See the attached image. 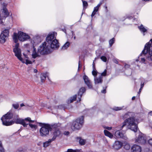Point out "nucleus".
Here are the masks:
<instances>
[{"instance_id": "nucleus-1", "label": "nucleus", "mask_w": 152, "mask_h": 152, "mask_svg": "<svg viewBox=\"0 0 152 152\" xmlns=\"http://www.w3.org/2000/svg\"><path fill=\"white\" fill-rule=\"evenodd\" d=\"M13 117V114L9 111L6 114L4 115L1 118L3 125L9 126L11 125L15 122L16 124L22 125L24 127H27L28 125L27 122H33L34 121L31 120L29 117H27L24 119L19 118L18 115H15L14 117V121H9V120L12 118Z\"/></svg>"}, {"instance_id": "nucleus-2", "label": "nucleus", "mask_w": 152, "mask_h": 152, "mask_svg": "<svg viewBox=\"0 0 152 152\" xmlns=\"http://www.w3.org/2000/svg\"><path fill=\"white\" fill-rule=\"evenodd\" d=\"M137 122L134 117L128 118L125 120L123 123L122 125L118 126L120 130L122 129L123 127L127 125V127L134 132H136L137 130V126L136 123Z\"/></svg>"}, {"instance_id": "nucleus-3", "label": "nucleus", "mask_w": 152, "mask_h": 152, "mask_svg": "<svg viewBox=\"0 0 152 152\" xmlns=\"http://www.w3.org/2000/svg\"><path fill=\"white\" fill-rule=\"evenodd\" d=\"M19 44L18 43L15 44L13 48V52L15 53V56L23 63H25L26 65L31 64L35 61L34 59H32L31 61L28 59L24 61L21 57V52L20 49L19 48Z\"/></svg>"}, {"instance_id": "nucleus-4", "label": "nucleus", "mask_w": 152, "mask_h": 152, "mask_svg": "<svg viewBox=\"0 0 152 152\" xmlns=\"http://www.w3.org/2000/svg\"><path fill=\"white\" fill-rule=\"evenodd\" d=\"M12 37L13 41L16 44L18 43L17 42L18 41V39L20 41L23 42L30 38V36L28 34L21 31H18V33H14ZM18 44L19 43H18Z\"/></svg>"}, {"instance_id": "nucleus-5", "label": "nucleus", "mask_w": 152, "mask_h": 152, "mask_svg": "<svg viewBox=\"0 0 152 152\" xmlns=\"http://www.w3.org/2000/svg\"><path fill=\"white\" fill-rule=\"evenodd\" d=\"M147 53H148L147 57L148 60L152 61V39L145 44L144 49L142 51V53L140 54V56H142V54L145 55Z\"/></svg>"}, {"instance_id": "nucleus-6", "label": "nucleus", "mask_w": 152, "mask_h": 152, "mask_svg": "<svg viewBox=\"0 0 152 152\" xmlns=\"http://www.w3.org/2000/svg\"><path fill=\"white\" fill-rule=\"evenodd\" d=\"M38 49L39 51L42 55L47 54L52 52L50 45L45 42L42 43Z\"/></svg>"}, {"instance_id": "nucleus-7", "label": "nucleus", "mask_w": 152, "mask_h": 152, "mask_svg": "<svg viewBox=\"0 0 152 152\" xmlns=\"http://www.w3.org/2000/svg\"><path fill=\"white\" fill-rule=\"evenodd\" d=\"M83 122L84 118L83 116H82L73 122L71 127V129L73 130L80 129L82 127Z\"/></svg>"}, {"instance_id": "nucleus-8", "label": "nucleus", "mask_w": 152, "mask_h": 152, "mask_svg": "<svg viewBox=\"0 0 152 152\" xmlns=\"http://www.w3.org/2000/svg\"><path fill=\"white\" fill-rule=\"evenodd\" d=\"M50 129L49 125H44L39 129V134L40 136L44 137L47 136L49 134V130Z\"/></svg>"}, {"instance_id": "nucleus-9", "label": "nucleus", "mask_w": 152, "mask_h": 152, "mask_svg": "<svg viewBox=\"0 0 152 152\" xmlns=\"http://www.w3.org/2000/svg\"><path fill=\"white\" fill-rule=\"evenodd\" d=\"M136 137L135 138L136 142L144 144L146 142V138L144 134L142 133L139 132L136 134Z\"/></svg>"}, {"instance_id": "nucleus-10", "label": "nucleus", "mask_w": 152, "mask_h": 152, "mask_svg": "<svg viewBox=\"0 0 152 152\" xmlns=\"http://www.w3.org/2000/svg\"><path fill=\"white\" fill-rule=\"evenodd\" d=\"M9 15V13L7 9L5 7H4L0 11V23L3 24V19H5Z\"/></svg>"}, {"instance_id": "nucleus-11", "label": "nucleus", "mask_w": 152, "mask_h": 152, "mask_svg": "<svg viewBox=\"0 0 152 152\" xmlns=\"http://www.w3.org/2000/svg\"><path fill=\"white\" fill-rule=\"evenodd\" d=\"M9 30L7 29H5L2 31L0 35V43L3 44L6 41V38L9 35Z\"/></svg>"}, {"instance_id": "nucleus-12", "label": "nucleus", "mask_w": 152, "mask_h": 152, "mask_svg": "<svg viewBox=\"0 0 152 152\" xmlns=\"http://www.w3.org/2000/svg\"><path fill=\"white\" fill-rule=\"evenodd\" d=\"M56 34L54 32L49 33L46 38V41L48 44L51 43L54 39H56Z\"/></svg>"}, {"instance_id": "nucleus-13", "label": "nucleus", "mask_w": 152, "mask_h": 152, "mask_svg": "<svg viewBox=\"0 0 152 152\" xmlns=\"http://www.w3.org/2000/svg\"><path fill=\"white\" fill-rule=\"evenodd\" d=\"M83 78L85 84L87 86L88 88L90 89L92 88L93 86L92 83L88 77L85 75L83 76Z\"/></svg>"}, {"instance_id": "nucleus-14", "label": "nucleus", "mask_w": 152, "mask_h": 152, "mask_svg": "<svg viewBox=\"0 0 152 152\" xmlns=\"http://www.w3.org/2000/svg\"><path fill=\"white\" fill-rule=\"evenodd\" d=\"M50 45V48L51 49H56L58 48L59 47V43L57 39H54L51 43L48 44Z\"/></svg>"}, {"instance_id": "nucleus-15", "label": "nucleus", "mask_w": 152, "mask_h": 152, "mask_svg": "<svg viewBox=\"0 0 152 152\" xmlns=\"http://www.w3.org/2000/svg\"><path fill=\"white\" fill-rule=\"evenodd\" d=\"M41 55H42L39 51V49H38V50L37 51L36 48H34L31 54L32 58L34 59L38 58L40 57Z\"/></svg>"}, {"instance_id": "nucleus-16", "label": "nucleus", "mask_w": 152, "mask_h": 152, "mask_svg": "<svg viewBox=\"0 0 152 152\" xmlns=\"http://www.w3.org/2000/svg\"><path fill=\"white\" fill-rule=\"evenodd\" d=\"M115 136L117 138H122L124 139L127 138L125 134L120 132L119 130L116 131L115 134Z\"/></svg>"}, {"instance_id": "nucleus-17", "label": "nucleus", "mask_w": 152, "mask_h": 152, "mask_svg": "<svg viewBox=\"0 0 152 152\" xmlns=\"http://www.w3.org/2000/svg\"><path fill=\"white\" fill-rule=\"evenodd\" d=\"M131 150L132 152H141L142 151L141 147L135 144L132 146Z\"/></svg>"}, {"instance_id": "nucleus-18", "label": "nucleus", "mask_w": 152, "mask_h": 152, "mask_svg": "<svg viewBox=\"0 0 152 152\" xmlns=\"http://www.w3.org/2000/svg\"><path fill=\"white\" fill-rule=\"evenodd\" d=\"M94 82L95 84H101L102 83V77L101 76H99V77L95 76L94 77Z\"/></svg>"}, {"instance_id": "nucleus-19", "label": "nucleus", "mask_w": 152, "mask_h": 152, "mask_svg": "<svg viewBox=\"0 0 152 152\" xmlns=\"http://www.w3.org/2000/svg\"><path fill=\"white\" fill-rule=\"evenodd\" d=\"M122 145V143L120 141H116L113 145V147L114 149L118 150L120 149Z\"/></svg>"}, {"instance_id": "nucleus-20", "label": "nucleus", "mask_w": 152, "mask_h": 152, "mask_svg": "<svg viewBox=\"0 0 152 152\" xmlns=\"http://www.w3.org/2000/svg\"><path fill=\"white\" fill-rule=\"evenodd\" d=\"M86 91V89L84 87H83L80 88L78 94V98L79 99V101L80 102L81 101V98L83 94Z\"/></svg>"}, {"instance_id": "nucleus-21", "label": "nucleus", "mask_w": 152, "mask_h": 152, "mask_svg": "<svg viewBox=\"0 0 152 152\" xmlns=\"http://www.w3.org/2000/svg\"><path fill=\"white\" fill-rule=\"evenodd\" d=\"M61 134L60 131L58 129H56L53 132V137L52 139V140H54L58 136Z\"/></svg>"}, {"instance_id": "nucleus-22", "label": "nucleus", "mask_w": 152, "mask_h": 152, "mask_svg": "<svg viewBox=\"0 0 152 152\" xmlns=\"http://www.w3.org/2000/svg\"><path fill=\"white\" fill-rule=\"evenodd\" d=\"M48 73H42L40 76L41 81L42 83L44 82L46 80L47 77H48Z\"/></svg>"}, {"instance_id": "nucleus-23", "label": "nucleus", "mask_w": 152, "mask_h": 152, "mask_svg": "<svg viewBox=\"0 0 152 152\" xmlns=\"http://www.w3.org/2000/svg\"><path fill=\"white\" fill-rule=\"evenodd\" d=\"M104 132L105 136L108 137L110 138H112L113 137V135L110 132L106 130H104Z\"/></svg>"}, {"instance_id": "nucleus-24", "label": "nucleus", "mask_w": 152, "mask_h": 152, "mask_svg": "<svg viewBox=\"0 0 152 152\" xmlns=\"http://www.w3.org/2000/svg\"><path fill=\"white\" fill-rule=\"evenodd\" d=\"M52 139H49L48 141H47L43 143V147L46 148L50 145L51 142L53 141Z\"/></svg>"}, {"instance_id": "nucleus-25", "label": "nucleus", "mask_w": 152, "mask_h": 152, "mask_svg": "<svg viewBox=\"0 0 152 152\" xmlns=\"http://www.w3.org/2000/svg\"><path fill=\"white\" fill-rule=\"evenodd\" d=\"M77 97V95H75L73 97H70L67 101V103L69 104L75 101Z\"/></svg>"}, {"instance_id": "nucleus-26", "label": "nucleus", "mask_w": 152, "mask_h": 152, "mask_svg": "<svg viewBox=\"0 0 152 152\" xmlns=\"http://www.w3.org/2000/svg\"><path fill=\"white\" fill-rule=\"evenodd\" d=\"M70 43L69 42H66L61 48L62 50H65L69 46Z\"/></svg>"}, {"instance_id": "nucleus-27", "label": "nucleus", "mask_w": 152, "mask_h": 152, "mask_svg": "<svg viewBox=\"0 0 152 152\" xmlns=\"http://www.w3.org/2000/svg\"><path fill=\"white\" fill-rule=\"evenodd\" d=\"M34 121L33 122H28V123L29 126L32 129H36L37 128V126L35 125H34L31 124V123H33Z\"/></svg>"}, {"instance_id": "nucleus-28", "label": "nucleus", "mask_w": 152, "mask_h": 152, "mask_svg": "<svg viewBox=\"0 0 152 152\" xmlns=\"http://www.w3.org/2000/svg\"><path fill=\"white\" fill-rule=\"evenodd\" d=\"M138 28L143 33L145 32L147 30V29L145 28L142 25H141L140 26H139Z\"/></svg>"}, {"instance_id": "nucleus-29", "label": "nucleus", "mask_w": 152, "mask_h": 152, "mask_svg": "<svg viewBox=\"0 0 152 152\" xmlns=\"http://www.w3.org/2000/svg\"><path fill=\"white\" fill-rule=\"evenodd\" d=\"M79 142L81 145H84L86 142V140H85L80 138L79 140Z\"/></svg>"}, {"instance_id": "nucleus-30", "label": "nucleus", "mask_w": 152, "mask_h": 152, "mask_svg": "<svg viewBox=\"0 0 152 152\" xmlns=\"http://www.w3.org/2000/svg\"><path fill=\"white\" fill-rule=\"evenodd\" d=\"M123 107V106L122 107H114L113 109L116 111H118L122 110Z\"/></svg>"}, {"instance_id": "nucleus-31", "label": "nucleus", "mask_w": 152, "mask_h": 152, "mask_svg": "<svg viewBox=\"0 0 152 152\" xmlns=\"http://www.w3.org/2000/svg\"><path fill=\"white\" fill-rule=\"evenodd\" d=\"M114 41L115 39L114 38H113L109 41V43L110 47L114 43Z\"/></svg>"}, {"instance_id": "nucleus-32", "label": "nucleus", "mask_w": 152, "mask_h": 152, "mask_svg": "<svg viewBox=\"0 0 152 152\" xmlns=\"http://www.w3.org/2000/svg\"><path fill=\"white\" fill-rule=\"evenodd\" d=\"M130 146L129 144L128 143H126L124 145V148L125 149L128 150L130 149Z\"/></svg>"}, {"instance_id": "nucleus-33", "label": "nucleus", "mask_w": 152, "mask_h": 152, "mask_svg": "<svg viewBox=\"0 0 152 152\" xmlns=\"http://www.w3.org/2000/svg\"><path fill=\"white\" fill-rule=\"evenodd\" d=\"M107 75V70L106 69H105L104 71L101 74V75L100 76H101L102 77V76H105Z\"/></svg>"}, {"instance_id": "nucleus-34", "label": "nucleus", "mask_w": 152, "mask_h": 152, "mask_svg": "<svg viewBox=\"0 0 152 152\" xmlns=\"http://www.w3.org/2000/svg\"><path fill=\"white\" fill-rule=\"evenodd\" d=\"M12 106L15 109H17L19 107V105L18 104L16 103L12 104Z\"/></svg>"}, {"instance_id": "nucleus-35", "label": "nucleus", "mask_w": 152, "mask_h": 152, "mask_svg": "<svg viewBox=\"0 0 152 152\" xmlns=\"http://www.w3.org/2000/svg\"><path fill=\"white\" fill-rule=\"evenodd\" d=\"M0 152H4V149L2 145V143L0 141Z\"/></svg>"}, {"instance_id": "nucleus-36", "label": "nucleus", "mask_w": 152, "mask_h": 152, "mask_svg": "<svg viewBox=\"0 0 152 152\" xmlns=\"http://www.w3.org/2000/svg\"><path fill=\"white\" fill-rule=\"evenodd\" d=\"M104 62H106L107 61V58L106 57L104 56H102L100 58Z\"/></svg>"}, {"instance_id": "nucleus-37", "label": "nucleus", "mask_w": 152, "mask_h": 152, "mask_svg": "<svg viewBox=\"0 0 152 152\" xmlns=\"http://www.w3.org/2000/svg\"><path fill=\"white\" fill-rule=\"evenodd\" d=\"M67 152H83L82 151H75L74 150L72 149H68L67 150Z\"/></svg>"}, {"instance_id": "nucleus-38", "label": "nucleus", "mask_w": 152, "mask_h": 152, "mask_svg": "<svg viewBox=\"0 0 152 152\" xmlns=\"http://www.w3.org/2000/svg\"><path fill=\"white\" fill-rule=\"evenodd\" d=\"M92 74L94 76V77L95 76H96L97 75V72L96 71L93 70L92 72Z\"/></svg>"}, {"instance_id": "nucleus-39", "label": "nucleus", "mask_w": 152, "mask_h": 152, "mask_svg": "<svg viewBox=\"0 0 152 152\" xmlns=\"http://www.w3.org/2000/svg\"><path fill=\"white\" fill-rule=\"evenodd\" d=\"M83 4L84 7H87L88 6L87 2L86 1H83Z\"/></svg>"}, {"instance_id": "nucleus-40", "label": "nucleus", "mask_w": 152, "mask_h": 152, "mask_svg": "<svg viewBox=\"0 0 152 152\" xmlns=\"http://www.w3.org/2000/svg\"><path fill=\"white\" fill-rule=\"evenodd\" d=\"M148 143L151 145H152V138L149 139L148 141Z\"/></svg>"}, {"instance_id": "nucleus-41", "label": "nucleus", "mask_w": 152, "mask_h": 152, "mask_svg": "<svg viewBox=\"0 0 152 152\" xmlns=\"http://www.w3.org/2000/svg\"><path fill=\"white\" fill-rule=\"evenodd\" d=\"M98 10H99V8H98L97 7H94V8L93 11L96 12L98 11Z\"/></svg>"}, {"instance_id": "nucleus-42", "label": "nucleus", "mask_w": 152, "mask_h": 152, "mask_svg": "<svg viewBox=\"0 0 152 152\" xmlns=\"http://www.w3.org/2000/svg\"><path fill=\"white\" fill-rule=\"evenodd\" d=\"M113 61L114 63L116 64H118V60L115 58L113 59Z\"/></svg>"}, {"instance_id": "nucleus-43", "label": "nucleus", "mask_w": 152, "mask_h": 152, "mask_svg": "<svg viewBox=\"0 0 152 152\" xmlns=\"http://www.w3.org/2000/svg\"><path fill=\"white\" fill-rule=\"evenodd\" d=\"M96 12H95L94 11H93V12L91 15V17H93L96 14Z\"/></svg>"}, {"instance_id": "nucleus-44", "label": "nucleus", "mask_w": 152, "mask_h": 152, "mask_svg": "<svg viewBox=\"0 0 152 152\" xmlns=\"http://www.w3.org/2000/svg\"><path fill=\"white\" fill-rule=\"evenodd\" d=\"M141 61L142 63H144L145 64V59L144 58H141Z\"/></svg>"}, {"instance_id": "nucleus-45", "label": "nucleus", "mask_w": 152, "mask_h": 152, "mask_svg": "<svg viewBox=\"0 0 152 152\" xmlns=\"http://www.w3.org/2000/svg\"><path fill=\"white\" fill-rule=\"evenodd\" d=\"M106 89H104L103 90L101 91V92L102 93L105 94L106 93Z\"/></svg>"}, {"instance_id": "nucleus-46", "label": "nucleus", "mask_w": 152, "mask_h": 152, "mask_svg": "<svg viewBox=\"0 0 152 152\" xmlns=\"http://www.w3.org/2000/svg\"><path fill=\"white\" fill-rule=\"evenodd\" d=\"M105 128L108 130H110L112 129V127H106Z\"/></svg>"}, {"instance_id": "nucleus-47", "label": "nucleus", "mask_w": 152, "mask_h": 152, "mask_svg": "<svg viewBox=\"0 0 152 152\" xmlns=\"http://www.w3.org/2000/svg\"><path fill=\"white\" fill-rule=\"evenodd\" d=\"M23 55L25 58H27V59L28 58V56L27 55L25 54L24 53L23 54Z\"/></svg>"}, {"instance_id": "nucleus-48", "label": "nucleus", "mask_w": 152, "mask_h": 152, "mask_svg": "<svg viewBox=\"0 0 152 152\" xmlns=\"http://www.w3.org/2000/svg\"><path fill=\"white\" fill-rule=\"evenodd\" d=\"M101 3H99V4H98V5L96 6V7H97L98 8H99V7L101 6Z\"/></svg>"}, {"instance_id": "nucleus-49", "label": "nucleus", "mask_w": 152, "mask_h": 152, "mask_svg": "<svg viewBox=\"0 0 152 152\" xmlns=\"http://www.w3.org/2000/svg\"><path fill=\"white\" fill-rule=\"evenodd\" d=\"M69 132H65L64 133V134H65L67 135H68L69 134Z\"/></svg>"}, {"instance_id": "nucleus-50", "label": "nucleus", "mask_w": 152, "mask_h": 152, "mask_svg": "<svg viewBox=\"0 0 152 152\" xmlns=\"http://www.w3.org/2000/svg\"><path fill=\"white\" fill-rule=\"evenodd\" d=\"M80 60H79V61L78 67V70H79V68H80Z\"/></svg>"}, {"instance_id": "nucleus-51", "label": "nucleus", "mask_w": 152, "mask_h": 152, "mask_svg": "<svg viewBox=\"0 0 152 152\" xmlns=\"http://www.w3.org/2000/svg\"><path fill=\"white\" fill-rule=\"evenodd\" d=\"M144 86V83H141V87L140 88H142Z\"/></svg>"}, {"instance_id": "nucleus-52", "label": "nucleus", "mask_w": 152, "mask_h": 152, "mask_svg": "<svg viewBox=\"0 0 152 152\" xmlns=\"http://www.w3.org/2000/svg\"><path fill=\"white\" fill-rule=\"evenodd\" d=\"M20 106L21 107H22L23 106H25V105L23 104L22 103L20 104Z\"/></svg>"}, {"instance_id": "nucleus-53", "label": "nucleus", "mask_w": 152, "mask_h": 152, "mask_svg": "<svg viewBox=\"0 0 152 152\" xmlns=\"http://www.w3.org/2000/svg\"><path fill=\"white\" fill-rule=\"evenodd\" d=\"M125 68L128 67H129V65L128 64H126L125 65Z\"/></svg>"}, {"instance_id": "nucleus-54", "label": "nucleus", "mask_w": 152, "mask_h": 152, "mask_svg": "<svg viewBox=\"0 0 152 152\" xmlns=\"http://www.w3.org/2000/svg\"><path fill=\"white\" fill-rule=\"evenodd\" d=\"M142 88H140L139 89V91L138 92V93L139 94L140 93L141 91L142 90Z\"/></svg>"}, {"instance_id": "nucleus-55", "label": "nucleus", "mask_w": 152, "mask_h": 152, "mask_svg": "<svg viewBox=\"0 0 152 152\" xmlns=\"http://www.w3.org/2000/svg\"><path fill=\"white\" fill-rule=\"evenodd\" d=\"M135 96H133L132 98V100H134L135 99Z\"/></svg>"}, {"instance_id": "nucleus-56", "label": "nucleus", "mask_w": 152, "mask_h": 152, "mask_svg": "<svg viewBox=\"0 0 152 152\" xmlns=\"http://www.w3.org/2000/svg\"><path fill=\"white\" fill-rule=\"evenodd\" d=\"M149 114L150 115H152V111H151V112H150L149 113Z\"/></svg>"}, {"instance_id": "nucleus-57", "label": "nucleus", "mask_w": 152, "mask_h": 152, "mask_svg": "<svg viewBox=\"0 0 152 152\" xmlns=\"http://www.w3.org/2000/svg\"><path fill=\"white\" fill-rule=\"evenodd\" d=\"M128 114V113H127V114H126L125 115V117L126 118H127L128 117H126V116H127Z\"/></svg>"}, {"instance_id": "nucleus-58", "label": "nucleus", "mask_w": 152, "mask_h": 152, "mask_svg": "<svg viewBox=\"0 0 152 152\" xmlns=\"http://www.w3.org/2000/svg\"><path fill=\"white\" fill-rule=\"evenodd\" d=\"M37 72V70H36V69H34V72Z\"/></svg>"}, {"instance_id": "nucleus-59", "label": "nucleus", "mask_w": 152, "mask_h": 152, "mask_svg": "<svg viewBox=\"0 0 152 152\" xmlns=\"http://www.w3.org/2000/svg\"><path fill=\"white\" fill-rule=\"evenodd\" d=\"M75 38H76V37L75 36L74 37V39H75Z\"/></svg>"}, {"instance_id": "nucleus-60", "label": "nucleus", "mask_w": 152, "mask_h": 152, "mask_svg": "<svg viewBox=\"0 0 152 152\" xmlns=\"http://www.w3.org/2000/svg\"><path fill=\"white\" fill-rule=\"evenodd\" d=\"M93 67H94V64H93Z\"/></svg>"}, {"instance_id": "nucleus-61", "label": "nucleus", "mask_w": 152, "mask_h": 152, "mask_svg": "<svg viewBox=\"0 0 152 152\" xmlns=\"http://www.w3.org/2000/svg\"><path fill=\"white\" fill-rule=\"evenodd\" d=\"M106 8L107 9V7H106Z\"/></svg>"}]
</instances>
